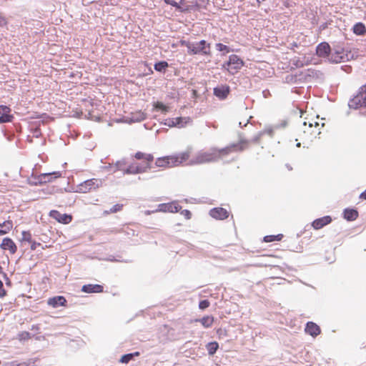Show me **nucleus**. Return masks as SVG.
Segmentation results:
<instances>
[{"instance_id": "1", "label": "nucleus", "mask_w": 366, "mask_h": 366, "mask_svg": "<svg viewBox=\"0 0 366 366\" xmlns=\"http://www.w3.org/2000/svg\"><path fill=\"white\" fill-rule=\"evenodd\" d=\"M247 143V140L241 139L239 143L232 144L221 149L212 148L209 152L199 151L189 160L188 164L195 165L217 162L221 156L227 155L235 151H243L244 149V144Z\"/></svg>"}, {"instance_id": "2", "label": "nucleus", "mask_w": 366, "mask_h": 366, "mask_svg": "<svg viewBox=\"0 0 366 366\" xmlns=\"http://www.w3.org/2000/svg\"><path fill=\"white\" fill-rule=\"evenodd\" d=\"M134 157L137 159H144L145 160V165H129L126 169L124 170V174H136L143 173L147 171V169H150L154 168L152 165V162L154 160V157L151 154H146L142 152H137L134 154Z\"/></svg>"}, {"instance_id": "3", "label": "nucleus", "mask_w": 366, "mask_h": 366, "mask_svg": "<svg viewBox=\"0 0 366 366\" xmlns=\"http://www.w3.org/2000/svg\"><path fill=\"white\" fill-rule=\"evenodd\" d=\"M189 156L190 152L187 150L176 155H170L157 158L154 164L157 167H177L187 161Z\"/></svg>"}, {"instance_id": "4", "label": "nucleus", "mask_w": 366, "mask_h": 366, "mask_svg": "<svg viewBox=\"0 0 366 366\" xmlns=\"http://www.w3.org/2000/svg\"><path fill=\"white\" fill-rule=\"evenodd\" d=\"M181 45L187 48V52L190 55H210V44L207 43L205 40H201L199 42L192 43L185 40L180 41Z\"/></svg>"}, {"instance_id": "5", "label": "nucleus", "mask_w": 366, "mask_h": 366, "mask_svg": "<svg viewBox=\"0 0 366 366\" xmlns=\"http://www.w3.org/2000/svg\"><path fill=\"white\" fill-rule=\"evenodd\" d=\"M350 54V53H347L343 48L337 46L333 50L331 49L327 59L330 63L337 64L348 61Z\"/></svg>"}, {"instance_id": "6", "label": "nucleus", "mask_w": 366, "mask_h": 366, "mask_svg": "<svg viewBox=\"0 0 366 366\" xmlns=\"http://www.w3.org/2000/svg\"><path fill=\"white\" fill-rule=\"evenodd\" d=\"M350 109H357L366 107V84L360 87L359 93L348 102Z\"/></svg>"}, {"instance_id": "7", "label": "nucleus", "mask_w": 366, "mask_h": 366, "mask_svg": "<svg viewBox=\"0 0 366 366\" xmlns=\"http://www.w3.org/2000/svg\"><path fill=\"white\" fill-rule=\"evenodd\" d=\"M60 177V172L43 173L36 177L32 175L31 178L29 179V183L31 185L42 184L51 182L53 179H56Z\"/></svg>"}, {"instance_id": "8", "label": "nucleus", "mask_w": 366, "mask_h": 366, "mask_svg": "<svg viewBox=\"0 0 366 366\" xmlns=\"http://www.w3.org/2000/svg\"><path fill=\"white\" fill-rule=\"evenodd\" d=\"M231 92L230 87L227 84H221L214 87L213 89L214 95L219 100H224L227 98Z\"/></svg>"}, {"instance_id": "9", "label": "nucleus", "mask_w": 366, "mask_h": 366, "mask_svg": "<svg viewBox=\"0 0 366 366\" xmlns=\"http://www.w3.org/2000/svg\"><path fill=\"white\" fill-rule=\"evenodd\" d=\"M324 74L320 70L309 69L305 74V79L307 81H315L318 83H321L324 81Z\"/></svg>"}, {"instance_id": "10", "label": "nucleus", "mask_w": 366, "mask_h": 366, "mask_svg": "<svg viewBox=\"0 0 366 366\" xmlns=\"http://www.w3.org/2000/svg\"><path fill=\"white\" fill-rule=\"evenodd\" d=\"M227 64H231L232 70L234 71V74L237 72L244 66L243 60L236 54H232L229 56Z\"/></svg>"}, {"instance_id": "11", "label": "nucleus", "mask_w": 366, "mask_h": 366, "mask_svg": "<svg viewBox=\"0 0 366 366\" xmlns=\"http://www.w3.org/2000/svg\"><path fill=\"white\" fill-rule=\"evenodd\" d=\"M49 216L62 224H69L72 219V217L70 214H61L57 210H51L49 212Z\"/></svg>"}, {"instance_id": "12", "label": "nucleus", "mask_w": 366, "mask_h": 366, "mask_svg": "<svg viewBox=\"0 0 366 366\" xmlns=\"http://www.w3.org/2000/svg\"><path fill=\"white\" fill-rule=\"evenodd\" d=\"M11 109L5 105H0V124L12 122L14 116L10 114Z\"/></svg>"}, {"instance_id": "13", "label": "nucleus", "mask_w": 366, "mask_h": 366, "mask_svg": "<svg viewBox=\"0 0 366 366\" xmlns=\"http://www.w3.org/2000/svg\"><path fill=\"white\" fill-rule=\"evenodd\" d=\"M209 214L212 217L223 220L229 217V212L227 209L222 207H215L209 211Z\"/></svg>"}, {"instance_id": "14", "label": "nucleus", "mask_w": 366, "mask_h": 366, "mask_svg": "<svg viewBox=\"0 0 366 366\" xmlns=\"http://www.w3.org/2000/svg\"><path fill=\"white\" fill-rule=\"evenodd\" d=\"M331 51V47L327 42H322L316 47V54L320 57H327Z\"/></svg>"}, {"instance_id": "15", "label": "nucleus", "mask_w": 366, "mask_h": 366, "mask_svg": "<svg viewBox=\"0 0 366 366\" xmlns=\"http://www.w3.org/2000/svg\"><path fill=\"white\" fill-rule=\"evenodd\" d=\"M0 247L2 249L9 250L11 254H14L17 250V247L14 241L9 237H5L3 239Z\"/></svg>"}, {"instance_id": "16", "label": "nucleus", "mask_w": 366, "mask_h": 366, "mask_svg": "<svg viewBox=\"0 0 366 366\" xmlns=\"http://www.w3.org/2000/svg\"><path fill=\"white\" fill-rule=\"evenodd\" d=\"M47 303L54 308H57L60 306H64L66 303V300L64 296H56L49 298Z\"/></svg>"}, {"instance_id": "17", "label": "nucleus", "mask_w": 366, "mask_h": 366, "mask_svg": "<svg viewBox=\"0 0 366 366\" xmlns=\"http://www.w3.org/2000/svg\"><path fill=\"white\" fill-rule=\"evenodd\" d=\"M305 332L312 337H316L320 333L321 330L316 323L313 322H308L306 324Z\"/></svg>"}, {"instance_id": "18", "label": "nucleus", "mask_w": 366, "mask_h": 366, "mask_svg": "<svg viewBox=\"0 0 366 366\" xmlns=\"http://www.w3.org/2000/svg\"><path fill=\"white\" fill-rule=\"evenodd\" d=\"M332 222L330 216H325L313 221L312 225L315 229H320Z\"/></svg>"}, {"instance_id": "19", "label": "nucleus", "mask_w": 366, "mask_h": 366, "mask_svg": "<svg viewBox=\"0 0 366 366\" xmlns=\"http://www.w3.org/2000/svg\"><path fill=\"white\" fill-rule=\"evenodd\" d=\"M81 291L85 293H99L103 291V286L100 285H84L81 287Z\"/></svg>"}, {"instance_id": "20", "label": "nucleus", "mask_w": 366, "mask_h": 366, "mask_svg": "<svg viewBox=\"0 0 366 366\" xmlns=\"http://www.w3.org/2000/svg\"><path fill=\"white\" fill-rule=\"evenodd\" d=\"M159 207H161L160 209L162 211L172 213L178 212L182 209V207L175 202L162 204L159 205Z\"/></svg>"}, {"instance_id": "21", "label": "nucleus", "mask_w": 366, "mask_h": 366, "mask_svg": "<svg viewBox=\"0 0 366 366\" xmlns=\"http://www.w3.org/2000/svg\"><path fill=\"white\" fill-rule=\"evenodd\" d=\"M146 119V114L143 112L137 111L132 112L129 117V123L140 122Z\"/></svg>"}, {"instance_id": "22", "label": "nucleus", "mask_w": 366, "mask_h": 366, "mask_svg": "<svg viewBox=\"0 0 366 366\" xmlns=\"http://www.w3.org/2000/svg\"><path fill=\"white\" fill-rule=\"evenodd\" d=\"M343 216L347 221H354L358 217V212L355 209L347 208L344 209Z\"/></svg>"}, {"instance_id": "23", "label": "nucleus", "mask_w": 366, "mask_h": 366, "mask_svg": "<svg viewBox=\"0 0 366 366\" xmlns=\"http://www.w3.org/2000/svg\"><path fill=\"white\" fill-rule=\"evenodd\" d=\"M352 30L353 33L357 36L366 35V26L362 22H357L355 24Z\"/></svg>"}, {"instance_id": "24", "label": "nucleus", "mask_w": 366, "mask_h": 366, "mask_svg": "<svg viewBox=\"0 0 366 366\" xmlns=\"http://www.w3.org/2000/svg\"><path fill=\"white\" fill-rule=\"evenodd\" d=\"M13 227V222L11 220L4 221L0 223V235L7 234Z\"/></svg>"}, {"instance_id": "25", "label": "nucleus", "mask_w": 366, "mask_h": 366, "mask_svg": "<svg viewBox=\"0 0 366 366\" xmlns=\"http://www.w3.org/2000/svg\"><path fill=\"white\" fill-rule=\"evenodd\" d=\"M102 184V181L97 179H91L85 181V185L89 187L90 191L99 188Z\"/></svg>"}, {"instance_id": "26", "label": "nucleus", "mask_w": 366, "mask_h": 366, "mask_svg": "<svg viewBox=\"0 0 366 366\" xmlns=\"http://www.w3.org/2000/svg\"><path fill=\"white\" fill-rule=\"evenodd\" d=\"M190 121L189 117H177L174 118V124H175L174 127L182 128L186 126L187 122Z\"/></svg>"}, {"instance_id": "27", "label": "nucleus", "mask_w": 366, "mask_h": 366, "mask_svg": "<svg viewBox=\"0 0 366 366\" xmlns=\"http://www.w3.org/2000/svg\"><path fill=\"white\" fill-rule=\"evenodd\" d=\"M206 348L209 355H214L219 348V344L217 342H211L207 344Z\"/></svg>"}, {"instance_id": "28", "label": "nucleus", "mask_w": 366, "mask_h": 366, "mask_svg": "<svg viewBox=\"0 0 366 366\" xmlns=\"http://www.w3.org/2000/svg\"><path fill=\"white\" fill-rule=\"evenodd\" d=\"M168 67L169 64L166 61H158L154 65V69L159 72H164Z\"/></svg>"}, {"instance_id": "29", "label": "nucleus", "mask_w": 366, "mask_h": 366, "mask_svg": "<svg viewBox=\"0 0 366 366\" xmlns=\"http://www.w3.org/2000/svg\"><path fill=\"white\" fill-rule=\"evenodd\" d=\"M198 321H199L205 328H208L212 326L214 318L211 316H205Z\"/></svg>"}, {"instance_id": "30", "label": "nucleus", "mask_w": 366, "mask_h": 366, "mask_svg": "<svg viewBox=\"0 0 366 366\" xmlns=\"http://www.w3.org/2000/svg\"><path fill=\"white\" fill-rule=\"evenodd\" d=\"M283 237V234H279L277 235H267L264 237V242H272L274 241H280Z\"/></svg>"}, {"instance_id": "31", "label": "nucleus", "mask_w": 366, "mask_h": 366, "mask_svg": "<svg viewBox=\"0 0 366 366\" xmlns=\"http://www.w3.org/2000/svg\"><path fill=\"white\" fill-rule=\"evenodd\" d=\"M154 108L156 110H160L162 113L166 114L169 111V107L166 105H164L161 102H157L154 103Z\"/></svg>"}, {"instance_id": "32", "label": "nucleus", "mask_w": 366, "mask_h": 366, "mask_svg": "<svg viewBox=\"0 0 366 366\" xmlns=\"http://www.w3.org/2000/svg\"><path fill=\"white\" fill-rule=\"evenodd\" d=\"M215 46L217 50H218L219 51H223L224 54H227L231 51V49L228 46L224 45L222 43L216 44Z\"/></svg>"}, {"instance_id": "33", "label": "nucleus", "mask_w": 366, "mask_h": 366, "mask_svg": "<svg viewBox=\"0 0 366 366\" xmlns=\"http://www.w3.org/2000/svg\"><path fill=\"white\" fill-rule=\"evenodd\" d=\"M127 164V161L125 159H122L119 161H117L116 163H115V167H116V169L114 170V172L117 170H124L123 169V167Z\"/></svg>"}, {"instance_id": "34", "label": "nucleus", "mask_w": 366, "mask_h": 366, "mask_svg": "<svg viewBox=\"0 0 366 366\" xmlns=\"http://www.w3.org/2000/svg\"><path fill=\"white\" fill-rule=\"evenodd\" d=\"M133 359L134 358L132 357V355L130 353L125 354L122 356V357L120 359V362L127 364Z\"/></svg>"}, {"instance_id": "35", "label": "nucleus", "mask_w": 366, "mask_h": 366, "mask_svg": "<svg viewBox=\"0 0 366 366\" xmlns=\"http://www.w3.org/2000/svg\"><path fill=\"white\" fill-rule=\"evenodd\" d=\"M21 234H22V241H26L29 243L31 242V241H32L31 234L29 232L23 231Z\"/></svg>"}, {"instance_id": "36", "label": "nucleus", "mask_w": 366, "mask_h": 366, "mask_svg": "<svg viewBox=\"0 0 366 366\" xmlns=\"http://www.w3.org/2000/svg\"><path fill=\"white\" fill-rule=\"evenodd\" d=\"M123 204H117L114 205L109 210V212H105L107 214L109 213H116L119 211H121L122 209Z\"/></svg>"}, {"instance_id": "37", "label": "nucleus", "mask_w": 366, "mask_h": 366, "mask_svg": "<svg viewBox=\"0 0 366 366\" xmlns=\"http://www.w3.org/2000/svg\"><path fill=\"white\" fill-rule=\"evenodd\" d=\"M209 302L208 300H201L199 303V308L200 310H205L209 306Z\"/></svg>"}, {"instance_id": "38", "label": "nucleus", "mask_w": 366, "mask_h": 366, "mask_svg": "<svg viewBox=\"0 0 366 366\" xmlns=\"http://www.w3.org/2000/svg\"><path fill=\"white\" fill-rule=\"evenodd\" d=\"M164 1L165 2V4L172 6L176 9H180L179 4L174 0H164Z\"/></svg>"}, {"instance_id": "39", "label": "nucleus", "mask_w": 366, "mask_h": 366, "mask_svg": "<svg viewBox=\"0 0 366 366\" xmlns=\"http://www.w3.org/2000/svg\"><path fill=\"white\" fill-rule=\"evenodd\" d=\"M79 190L83 193H86L90 191V189H89V187L85 185V182L79 184Z\"/></svg>"}, {"instance_id": "40", "label": "nucleus", "mask_w": 366, "mask_h": 366, "mask_svg": "<svg viewBox=\"0 0 366 366\" xmlns=\"http://www.w3.org/2000/svg\"><path fill=\"white\" fill-rule=\"evenodd\" d=\"M222 69L228 71L232 74H234V71L232 70L231 64H227V61L222 64Z\"/></svg>"}, {"instance_id": "41", "label": "nucleus", "mask_w": 366, "mask_h": 366, "mask_svg": "<svg viewBox=\"0 0 366 366\" xmlns=\"http://www.w3.org/2000/svg\"><path fill=\"white\" fill-rule=\"evenodd\" d=\"M174 118H169L165 119V122L164 123V125L168 126L169 127H174L175 124H174Z\"/></svg>"}, {"instance_id": "42", "label": "nucleus", "mask_w": 366, "mask_h": 366, "mask_svg": "<svg viewBox=\"0 0 366 366\" xmlns=\"http://www.w3.org/2000/svg\"><path fill=\"white\" fill-rule=\"evenodd\" d=\"M6 292L4 288L3 282L1 280H0V298L4 297V296H6Z\"/></svg>"}, {"instance_id": "43", "label": "nucleus", "mask_w": 366, "mask_h": 366, "mask_svg": "<svg viewBox=\"0 0 366 366\" xmlns=\"http://www.w3.org/2000/svg\"><path fill=\"white\" fill-rule=\"evenodd\" d=\"M181 214L185 217L187 219H190L192 217V213L188 209H184L182 211Z\"/></svg>"}, {"instance_id": "44", "label": "nucleus", "mask_w": 366, "mask_h": 366, "mask_svg": "<svg viewBox=\"0 0 366 366\" xmlns=\"http://www.w3.org/2000/svg\"><path fill=\"white\" fill-rule=\"evenodd\" d=\"M263 134H264V132H259L255 137H253V139L251 141L253 143H258Z\"/></svg>"}, {"instance_id": "45", "label": "nucleus", "mask_w": 366, "mask_h": 366, "mask_svg": "<svg viewBox=\"0 0 366 366\" xmlns=\"http://www.w3.org/2000/svg\"><path fill=\"white\" fill-rule=\"evenodd\" d=\"M262 132H264V134H267L269 136L272 137L273 134H274V129L272 128V127L267 128L264 131H262Z\"/></svg>"}, {"instance_id": "46", "label": "nucleus", "mask_w": 366, "mask_h": 366, "mask_svg": "<svg viewBox=\"0 0 366 366\" xmlns=\"http://www.w3.org/2000/svg\"><path fill=\"white\" fill-rule=\"evenodd\" d=\"M20 337L21 340H27L31 337V335L28 332H24L20 335Z\"/></svg>"}, {"instance_id": "47", "label": "nucleus", "mask_w": 366, "mask_h": 366, "mask_svg": "<svg viewBox=\"0 0 366 366\" xmlns=\"http://www.w3.org/2000/svg\"><path fill=\"white\" fill-rule=\"evenodd\" d=\"M31 249L35 250L38 246H40V243H37L36 242L31 241Z\"/></svg>"}, {"instance_id": "48", "label": "nucleus", "mask_w": 366, "mask_h": 366, "mask_svg": "<svg viewBox=\"0 0 366 366\" xmlns=\"http://www.w3.org/2000/svg\"><path fill=\"white\" fill-rule=\"evenodd\" d=\"M6 20L4 17L0 16V26H4L6 24Z\"/></svg>"}, {"instance_id": "49", "label": "nucleus", "mask_w": 366, "mask_h": 366, "mask_svg": "<svg viewBox=\"0 0 366 366\" xmlns=\"http://www.w3.org/2000/svg\"><path fill=\"white\" fill-rule=\"evenodd\" d=\"M298 46V44L297 42L293 41L290 44V49L294 50L295 47Z\"/></svg>"}, {"instance_id": "50", "label": "nucleus", "mask_w": 366, "mask_h": 366, "mask_svg": "<svg viewBox=\"0 0 366 366\" xmlns=\"http://www.w3.org/2000/svg\"><path fill=\"white\" fill-rule=\"evenodd\" d=\"M2 274H3V276H4V279L6 280V284L7 285H10V284H11V282H10V280H9V278H8V277H7V274H6V273H4V272H3V273H2Z\"/></svg>"}, {"instance_id": "51", "label": "nucleus", "mask_w": 366, "mask_h": 366, "mask_svg": "<svg viewBox=\"0 0 366 366\" xmlns=\"http://www.w3.org/2000/svg\"><path fill=\"white\" fill-rule=\"evenodd\" d=\"M286 125H287V122H286L285 121H284V122H282V123L281 124V125H278V124H277V125H275V126L274 127V129H278V128H280V127H286Z\"/></svg>"}, {"instance_id": "52", "label": "nucleus", "mask_w": 366, "mask_h": 366, "mask_svg": "<svg viewBox=\"0 0 366 366\" xmlns=\"http://www.w3.org/2000/svg\"><path fill=\"white\" fill-rule=\"evenodd\" d=\"M360 198L366 199V189L360 194Z\"/></svg>"}, {"instance_id": "53", "label": "nucleus", "mask_w": 366, "mask_h": 366, "mask_svg": "<svg viewBox=\"0 0 366 366\" xmlns=\"http://www.w3.org/2000/svg\"><path fill=\"white\" fill-rule=\"evenodd\" d=\"M112 167V164H109L108 166L103 167L102 169L105 170H109Z\"/></svg>"}, {"instance_id": "54", "label": "nucleus", "mask_w": 366, "mask_h": 366, "mask_svg": "<svg viewBox=\"0 0 366 366\" xmlns=\"http://www.w3.org/2000/svg\"><path fill=\"white\" fill-rule=\"evenodd\" d=\"M132 355V357L134 358V357H137L139 355V352H132V353H130Z\"/></svg>"}, {"instance_id": "55", "label": "nucleus", "mask_w": 366, "mask_h": 366, "mask_svg": "<svg viewBox=\"0 0 366 366\" xmlns=\"http://www.w3.org/2000/svg\"><path fill=\"white\" fill-rule=\"evenodd\" d=\"M39 329V326L38 325H32L31 326V330H38Z\"/></svg>"}, {"instance_id": "56", "label": "nucleus", "mask_w": 366, "mask_h": 366, "mask_svg": "<svg viewBox=\"0 0 366 366\" xmlns=\"http://www.w3.org/2000/svg\"><path fill=\"white\" fill-rule=\"evenodd\" d=\"M248 122H249V121H247V122L243 125V127H245V126L248 124ZM239 127H242V122H239Z\"/></svg>"}, {"instance_id": "57", "label": "nucleus", "mask_w": 366, "mask_h": 366, "mask_svg": "<svg viewBox=\"0 0 366 366\" xmlns=\"http://www.w3.org/2000/svg\"><path fill=\"white\" fill-rule=\"evenodd\" d=\"M12 138H13V136H12V135H9V136H8V137H7V139H8L9 141H11Z\"/></svg>"}, {"instance_id": "58", "label": "nucleus", "mask_w": 366, "mask_h": 366, "mask_svg": "<svg viewBox=\"0 0 366 366\" xmlns=\"http://www.w3.org/2000/svg\"><path fill=\"white\" fill-rule=\"evenodd\" d=\"M327 27V24H324L321 26V29H325Z\"/></svg>"}, {"instance_id": "59", "label": "nucleus", "mask_w": 366, "mask_h": 366, "mask_svg": "<svg viewBox=\"0 0 366 366\" xmlns=\"http://www.w3.org/2000/svg\"><path fill=\"white\" fill-rule=\"evenodd\" d=\"M296 66H303V63H300L299 64L298 62L296 64Z\"/></svg>"}, {"instance_id": "60", "label": "nucleus", "mask_w": 366, "mask_h": 366, "mask_svg": "<svg viewBox=\"0 0 366 366\" xmlns=\"http://www.w3.org/2000/svg\"><path fill=\"white\" fill-rule=\"evenodd\" d=\"M3 273V268L0 265V274Z\"/></svg>"}, {"instance_id": "61", "label": "nucleus", "mask_w": 366, "mask_h": 366, "mask_svg": "<svg viewBox=\"0 0 366 366\" xmlns=\"http://www.w3.org/2000/svg\"><path fill=\"white\" fill-rule=\"evenodd\" d=\"M287 167L288 168L289 170H292V167H290L288 164H287Z\"/></svg>"}, {"instance_id": "62", "label": "nucleus", "mask_w": 366, "mask_h": 366, "mask_svg": "<svg viewBox=\"0 0 366 366\" xmlns=\"http://www.w3.org/2000/svg\"><path fill=\"white\" fill-rule=\"evenodd\" d=\"M296 146H297V147H300L301 146V144H300V142H298V143L296 144Z\"/></svg>"}, {"instance_id": "63", "label": "nucleus", "mask_w": 366, "mask_h": 366, "mask_svg": "<svg viewBox=\"0 0 366 366\" xmlns=\"http://www.w3.org/2000/svg\"><path fill=\"white\" fill-rule=\"evenodd\" d=\"M317 126H319V123L318 122H315V127Z\"/></svg>"}, {"instance_id": "64", "label": "nucleus", "mask_w": 366, "mask_h": 366, "mask_svg": "<svg viewBox=\"0 0 366 366\" xmlns=\"http://www.w3.org/2000/svg\"><path fill=\"white\" fill-rule=\"evenodd\" d=\"M309 126H310V127H312V124H311V123H310V124H309Z\"/></svg>"}]
</instances>
